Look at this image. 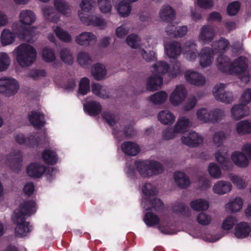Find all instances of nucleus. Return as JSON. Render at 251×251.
Returning a JSON list of instances; mask_svg holds the SVG:
<instances>
[{"label":"nucleus","instance_id":"obj_31","mask_svg":"<svg viewBox=\"0 0 251 251\" xmlns=\"http://www.w3.org/2000/svg\"><path fill=\"white\" fill-rule=\"evenodd\" d=\"M142 205L146 210L151 209L156 211H161L164 207L162 202L157 199L149 200L145 198L142 201Z\"/></svg>","mask_w":251,"mask_h":251},{"label":"nucleus","instance_id":"obj_36","mask_svg":"<svg viewBox=\"0 0 251 251\" xmlns=\"http://www.w3.org/2000/svg\"><path fill=\"white\" fill-rule=\"evenodd\" d=\"M163 79L161 76H157L152 74L149 76L147 80V88L151 91L157 90L162 84Z\"/></svg>","mask_w":251,"mask_h":251},{"label":"nucleus","instance_id":"obj_6","mask_svg":"<svg viewBox=\"0 0 251 251\" xmlns=\"http://www.w3.org/2000/svg\"><path fill=\"white\" fill-rule=\"evenodd\" d=\"M231 74L239 75H240V78L243 82L245 83L249 82V75L245 57H239L232 63Z\"/></svg>","mask_w":251,"mask_h":251},{"label":"nucleus","instance_id":"obj_4","mask_svg":"<svg viewBox=\"0 0 251 251\" xmlns=\"http://www.w3.org/2000/svg\"><path fill=\"white\" fill-rule=\"evenodd\" d=\"M134 164L139 174L144 177L156 175L163 171L162 166L155 161L137 160Z\"/></svg>","mask_w":251,"mask_h":251},{"label":"nucleus","instance_id":"obj_52","mask_svg":"<svg viewBox=\"0 0 251 251\" xmlns=\"http://www.w3.org/2000/svg\"><path fill=\"white\" fill-rule=\"evenodd\" d=\"M207 170L209 175L214 179H220L222 177V172L221 168L215 162L209 164Z\"/></svg>","mask_w":251,"mask_h":251},{"label":"nucleus","instance_id":"obj_17","mask_svg":"<svg viewBox=\"0 0 251 251\" xmlns=\"http://www.w3.org/2000/svg\"><path fill=\"white\" fill-rule=\"evenodd\" d=\"M182 51L185 59L191 62H194L198 56L197 44L194 41H188L183 46Z\"/></svg>","mask_w":251,"mask_h":251},{"label":"nucleus","instance_id":"obj_30","mask_svg":"<svg viewBox=\"0 0 251 251\" xmlns=\"http://www.w3.org/2000/svg\"><path fill=\"white\" fill-rule=\"evenodd\" d=\"M28 118L30 123L36 128H41L45 123L44 115L39 112H30Z\"/></svg>","mask_w":251,"mask_h":251},{"label":"nucleus","instance_id":"obj_48","mask_svg":"<svg viewBox=\"0 0 251 251\" xmlns=\"http://www.w3.org/2000/svg\"><path fill=\"white\" fill-rule=\"evenodd\" d=\"M197 119L202 124L210 123V109L200 108L196 111Z\"/></svg>","mask_w":251,"mask_h":251},{"label":"nucleus","instance_id":"obj_57","mask_svg":"<svg viewBox=\"0 0 251 251\" xmlns=\"http://www.w3.org/2000/svg\"><path fill=\"white\" fill-rule=\"evenodd\" d=\"M42 158L46 163L50 164L56 163L57 160L55 152L48 149L45 150L43 152Z\"/></svg>","mask_w":251,"mask_h":251},{"label":"nucleus","instance_id":"obj_43","mask_svg":"<svg viewBox=\"0 0 251 251\" xmlns=\"http://www.w3.org/2000/svg\"><path fill=\"white\" fill-rule=\"evenodd\" d=\"M226 114L224 109L216 108L210 110V123L217 124L222 121Z\"/></svg>","mask_w":251,"mask_h":251},{"label":"nucleus","instance_id":"obj_1","mask_svg":"<svg viewBox=\"0 0 251 251\" xmlns=\"http://www.w3.org/2000/svg\"><path fill=\"white\" fill-rule=\"evenodd\" d=\"M36 211L35 203L33 201H24L13 212L12 216L13 222L17 224L15 233L19 237H24L32 230L28 222L25 221V216H29Z\"/></svg>","mask_w":251,"mask_h":251},{"label":"nucleus","instance_id":"obj_40","mask_svg":"<svg viewBox=\"0 0 251 251\" xmlns=\"http://www.w3.org/2000/svg\"><path fill=\"white\" fill-rule=\"evenodd\" d=\"M229 46V42L228 40L221 37L213 42L212 49L215 53H224L228 50Z\"/></svg>","mask_w":251,"mask_h":251},{"label":"nucleus","instance_id":"obj_2","mask_svg":"<svg viewBox=\"0 0 251 251\" xmlns=\"http://www.w3.org/2000/svg\"><path fill=\"white\" fill-rule=\"evenodd\" d=\"M14 32L9 30L4 29L2 30L0 40L3 46H6L12 44L15 40V34L18 37L21 39H24L27 41H33L32 34L31 33V29H25L19 23H14L12 25Z\"/></svg>","mask_w":251,"mask_h":251},{"label":"nucleus","instance_id":"obj_9","mask_svg":"<svg viewBox=\"0 0 251 251\" xmlns=\"http://www.w3.org/2000/svg\"><path fill=\"white\" fill-rule=\"evenodd\" d=\"M79 19L83 24L87 26L92 25L104 29L107 25L105 20L101 16L97 15L83 14L82 12H80Z\"/></svg>","mask_w":251,"mask_h":251},{"label":"nucleus","instance_id":"obj_8","mask_svg":"<svg viewBox=\"0 0 251 251\" xmlns=\"http://www.w3.org/2000/svg\"><path fill=\"white\" fill-rule=\"evenodd\" d=\"M143 220L148 226H154L158 225V229L163 234H172L173 231L168 225L161 221L160 223L159 217L151 212H147L144 217Z\"/></svg>","mask_w":251,"mask_h":251},{"label":"nucleus","instance_id":"obj_32","mask_svg":"<svg viewBox=\"0 0 251 251\" xmlns=\"http://www.w3.org/2000/svg\"><path fill=\"white\" fill-rule=\"evenodd\" d=\"M232 63L228 57L220 55L217 58V66L218 69L224 73L231 74Z\"/></svg>","mask_w":251,"mask_h":251},{"label":"nucleus","instance_id":"obj_19","mask_svg":"<svg viewBox=\"0 0 251 251\" xmlns=\"http://www.w3.org/2000/svg\"><path fill=\"white\" fill-rule=\"evenodd\" d=\"M165 52L169 58L176 59L182 51L180 44L176 41H169L164 44Z\"/></svg>","mask_w":251,"mask_h":251},{"label":"nucleus","instance_id":"obj_33","mask_svg":"<svg viewBox=\"0 0 251 251\" xmlns=\"http://www.w3.org/2000/svg\"><path fill=\"white\" fill-rule=\"evenodd\" d=\"M159 16L163 21L171 22L175 19V11L170 5H164L160 9Z\"/></svg>","mask_w":251,"mask_h":251},{"label":"nucleus","instance_id":"obj_50","mask_svg":"<svg viewBox=\"0 0 251 251\" xmlns=\"http://www.w3.org/2000/svg\"><path fill=\"white\" fill-rule=\"evenodd\" d=\"M226 138V134L223 131L220 130L214 133L212 136V141L216 147H221L223 146Z\"/></svg>","mask_w":251,"mask_h":251},{"label":"nucleus","instance_id":"obj_45","mask_svg":"<svg viewBox=\"0 0 251 251\" xmlns=\"http://www.w3.org/2000/svg\"><path fill=\"white\" fill-rule=\"evenodd\" d=\"M209 206V202L204 199H197L190 202L191 208L197 211H205L208 209Z\"/></svg>","mask_w":251,"mask_h":251},{"label":"nucleus","instance_id":"obj_60","mask_svg":"<svg viewBox=\"0 0 251 251\" xmlns=\"http://www.w3.org/2000/svg\"><path fill=\"white\" fill-rule=\"evenodd\" d=\"M139 52L142 58L146 62H150L156 60V55L153 51H147L143 49H139Z\"/></svg>","mask_w":251,"mask_h":251},{"label":"nucleus","instance_id":"obj_29","mask_svg":"<svg viewBox=\"0 0 251 251\" xmlns=\"http://www.w3.org/2000/svg\"><path fill=\"white\" fill-rule=\"evenodd\" d=\"M121 148L123 152L128 156H135L139 153L140 151L139 145L135 142L131 141L124 142L122 143Z\"/></svg>","mask_w":251,"mask_h":251},{"label":"nucleus","instance_id":"obj_54","mask_svg":"<svg viewBox=\"0 0 251 251\" xmlns=\"http://www.w3.org/2000/svg\"><path fill=\"white\" fill-rule=\"evenodd\" d=\"M237 132L244 135L251 132V123L247 120H243L237 123L236 126Z\"/></svg>","mask_w":251,"mask_h":251},{"label":"nucleus","instance_id":"obj_24","mask_svg":"<svg viewBox=\"0 0 251 251\" xmlns=\"http://www.w3.org/2000/svg\"><path fill=\"white\" fill-rule=\"evenodd\" d=\"M52 3L54 9L58 13L67 17L72 16L71 6L66 0H52Z\"/></svg>","mask_w":251,"mask_h":251},{"label":"nucleus","instance_id":"obj_59","mask_svg":"<svg viewBox=\"0 0 251 251\" xmlns=\"http://www.w3.org/2000/svg\"><path fill=\"white\" fill-rule=\"evenodd\" d=\"M42 55L43 60L47 62H52L56 59L54 51L50 48H44L42 50Z\"/></svg>","mask_w":251,"mask_h":251},{"label":"nucleus","instance_id":"obj_44","mask_svg":"<svg viewBox=\"0 0 251 251\" xmlns=\"http://www.w3.org/2000/svg\"><path fill=\"white\" fill-rule=\"evenodd\" d=\"M251 231V227L245 222L238 224L235 227V235L238 238H243L247 237Z\"/></svg>","mask_w":251,"mask_h":251},{"label":"nucleus","instance_id":"obj_58","mask_svg":"<svg viewBox=\"0 0 251 251\" xmlns=\"http://www.w3.org/2000/svg\"><path fill=\"white\" fill-rule=\"evenodd\" d=\"M60 57L62 61L66 64H72L73 63V55L69 49L62 48L60 51Z\"/></svg>","mask_w":251,"mask_h":251},{"label":"nucleus","instance_id":"obj_34","mask_svg":"<svg viewBox=\"0 0 251 251\" xmlns=\"http://www.w3.org/2000/svg\"><path fill=\"white\" fill-rule=\"evenodd\" d=\"M191 126V122L190 119L185 116L179 117L174 127L176 132L179 134L185 132Z\"/></svg>","mask_w":251,"mask_h":251},{"label":"nucleus","instance_id":"obj_62","mask_svg":"<svg viewBox=\"0 0 251 251\" xmlns=\"http://www.w3.org/2000/svg\"><path fill=\"white\" fill-rule=\"evenodd\" d=\"M10 62V57L6 53L0 52V72L7 70Z\"/></svg>","mask_w":251,"mask_h":251},{"label":"nucleus","instance_id":"obj_63","mask_svg":"<svg viewBox=\"0 0 251 251\" xmlns=\"http://www.w3.org/2000/svg\"><path fill=\"white\" fill-rule=\"evenodd\" d=\"M140 38L136 34L129 35L126 39V42L129 46L133 49H137L140 44Z\"/></svg>","mask_w":251,"mask_h":251},{"label":"nucleus","instance_id":"obj_21","mask_svg":"<svg viewBox=\"0 0 251 251\" xmlns=\"http://www.w3.org/2000/svg\"><path fill=\"white\" fill-rule=\"evenodd\" d=\"M15 142L21 145H25L28 147H33L37 145L38 140L33 134L26 137L23 133L15 132L13 135Z\"/></svg>","mask_w":251,"mask_h":251},{"label":"nucleus","instance_id":"obj_3","mask_svg":"<svg viewBox=\"0 0 251 251\" xmlns=\"http://www.w3.org/2000/svg\"><path fill=\"white\" fill-rule=\"evenodd\" d=\"M15 50L16 51L17 62L21 67L29 66L36 59V51L31 45L27 44H21Z\"/></svg>","mask_w":251,"mask_h":251},{"label":"nucleus","instance_id":"obj_18","mask_svg":"<svg viewBox=\"0 0 251 251\" xmlns=\"http://www.w3.org/2000/svg\"><path fill=\"white\" fill-rule=\"evenodd\" d=\"M184 77L188 83L196 86H202L206 82V78L203 75L194 71H186Z\"/></svg>","mask_w":251,"mask_h":251},{"label":"nucleus","instance_id":"obj_10","mask_svg":"<svg viewBox=\"0 0 251 251\" xmlns=\"http://www.w3.org/2000/svg\"><path fill=\"white\" fill-rule=\"evenodd\" d=\"M187 95V90L184 85H176L170 96L169 101L173 106H177L184 101Z\"/></svg>","mask_w":251,"mask_h":251},{"label":"nucleus","instance_id":"obj_38","mask_svg":"<svg viewBox=\"0 0 251 251\" xmlns=\"http://www.w3.org/2000/svg\"><path fill=\"white\" fill-rule=\"evenodd\" d=\"M97 4L101 13L106 17H110L113 11L111 0H97Z\"/></svg>","mask_w":251,"mask_h":251},{"label":"nucleus","instance_id":"obj_42","mask_svg":"<svg viewBox=\"0 0 251 251\" xmlns=\"http://www.w3.org/2000/svg\"><path fill=\"white\" fill-rule=\"evenodd\" d=\"M42 12L44 18L54 23H57L60 21V16L56 13L54 9L50 6H46L42 9Z\"/></svg>","mask_w":251,"mask_h":251},{"label":"nucleus","instance_id":"obj_12","mask_svg":"<svg viewBox=\"0 0 251 251\" xmlns=\"http://www.w3.org/2000/svg\"><path fill=\"white\" fill-rule=\"evenodd\" d=\"M19 19L20 25L25 29H31V33L32 34V38L36 34L35 29L33 27L25 28L22 25H31L33 24L36 19V17L34 13L30 10L24 9L20 11L19 15Z\"/></svg>","mask_w":251,"mask_h":251},{"label":"nucleus","instance_id":"obj_55","mask_svg":"<svg viewBox=\"0 0 251 251\" xmlns=\"http://www.w3.org/2000/svg\"><path fill=\"white\" fill-rule=\"evenodd\" d=\"M95 6V1L93 0H82L79 4L80 10L77 11L79 17V13L82 12L83 14L85 13L91 12Z\"/></svg>","mask_w":251,"mask_h":251},{"label":"nucleus","instance_id":"obj_20","mask_svg":"<svg viewBox=\"0 0 251 251\" xmlns=\"http://www.w3.org/2000/svg\"><path fill=\"white\" fill-rule=\"evenodd\" d=\"M97 40V37L92 32H82L75 37V43L82 46L87 47L94 44Z\"/></svg>","mask_w":251,"mask_h":251},{"label":"nucleus","instance_id":"obj_64","mask_svg":"<svg viewBox=\"0 0 251 251\" xmlns=\"http://www.w3.org/2000/svg\"><path fill=\"white\" fill-rule=\"evenodd\" d=\"M142 191L147 197H153L157 195L156 188L151 183H146L142 187Z\"/></svg>","mask_w":251,"mask_h":251},{"label":"nucleus","instance_id":"obj_35","mask_svg":"<svg viewBox=\"0 0 251 251\" xmlns=\"http://www.w3.org/2000/svg\"><path fill=\"white\" fill-rule=\"evenodd\" d=\"M157 118L159 121L164 125H171L176 120L175 115L168 110L160 111L158 114Z\"/></svg>","mask_w":251,"mask_h":251},{"label":"nucleus","instance_id":"obj_37","mask_svg":"<svg viewBox=\"0 0 251 251\" xmlns=\"http://www.w3.org/2000/svg\"><path fill=\"white\" fill-rule=\"evenodd\" d=\"M231 113L232 117L235 120H239L249 114L248 107L242 103L234 105L231 109Z\"/></svg>","mask_w":251,"mask_h":251},{"label":"nucleus","instance_id":"obj_26","mask_svg":"<svg viewBox=\"0 0 251 251\" xmlns=\"http://www.w3.org/2000/svg\"><path fill=\"white\" fill-rule=\"evenodd\" d=\"M174 179L176 185L181 189H187L190 186L189 177L183 172H175L174 174Z\"/></svg>","mask_w":251,"mask_h":251},{"label":"nucleus","instance_id":"obj_47","mask_svg":"<svg viewBox=\"0 0 251 251\" xmlns=\"http://www.w3.org/2000/svg\"><path fill=\"white\" fill-rule=\"evenodd\" d=\"M131 10V6L126 0L121 1L117 6L118 13L121 16L126 17L129 15Z\"/></svg>","mask_w":251,"mask_h":251},{"label":"nucleus","instance_id":"obj_28","mask_svg":"<svg viewBox=\"0 0 251 251\" xmlns=\"http://www.w3.org/2000/svg\"><path fill=\"white\" fill-rule=\"evenodd\" d=\"M91 74L94 78L98 81L103 80L108 76L105 66L99 63L92 67Z\"/></svg>","mask_w":251,"mask_h":251},{"label":"nucleus","instance_id":"obj_53","mask_svg":"<svg viewBox=\"0 0 251 251\" xmlns=\"http://www.w3.org/2000/svg\"><path fill=\"white\" fill-rule=\"evenodd\" d=\"M168 98V94L165 91H159L151 95L150 100L153 104L159 105L163 103Z\"/></svg>","mask_w":251,"mask_h":251},{"label":"nucleus","instance_id":"obj_41","mask_svg":"<svg viewBox=\"0 0 251 251\" xmlns=\"http://www.w3.org/2000/svg\"><path fill=\"white\" fill-rule=\"evenodd\" d=\"M84 110L91 116H96L101 111L100 104L96 101L87 102L84 104Z\"/></svg>","mask_w":251,"mask_h":251},{"label":"nucleus","instance_id":"obj_22","mask_svg":"<svg viewBox=\"0 0 251 251\" xmlns=\"http://www.w3.org/2000/svg\"><path fill=\"white\" fill-rule=\"evenodd\" d=\"M232 189V185L228 181L220 180L216 181L213 185L212 190L214 194L222 196L229 193Z\"/></svg>","mask_w":251,"mask_h":251},{"label":"nucleus","instance_id":"obj_23","mask_svg":"<svg viewBox=\"0 0 251 251\" xmlns=\"http://www.w3.org/2000/svg\"><path fill=\"white\" fill-rule=\"evenodd\" d=\"M215 160L221 165L224 171H231L234 168L233 163L226 154L222 153L221 150H217L215 153Z\"/></svg>","mask_w":251,"mask_h":251},{"label":"nucleus","instance_id":"obj_14","mask_svg":"<svg viewBox=\"0 0 251 251\" xmlns=\"http://www.w3.org/2000/svg\"><path fill=\"white\" fill-rule=\"evenodd\" d=\"M199 64L202 68L210 66L214 60V51L212 48L204 47L198 54Z\"/></svg>","mask_w":251,"mask_h":251},{"label":"nucleus","instance_id":"obj_49","mask_svg":"<svg viewBox=\"0 0 251 251\" xmlns=\"http://www.w3.org/2000/svg\"><path fill=\"white\" fill-rule=\"evenodd\" d=\"M77 61L81 67L86 68L92 63V59L88 53L80 51L77 54Z\"/></svg>","mask_w":251,"mask_h":251},{"label":"nucleus","instance_id":"obj_61","mask_svg":"<svg viewBox=\"0 0 251 251\" xmlns=\"http://www.w3.org/2000/svg\"><path fill=\"white\" fill-rule=\"evenodd\" d=\"M238 220L233 216H227L223 222L222 227L224 230H228L233 228Z\"/></svg>","mask_w":251,"mask_h":251},{"label":"nucleus","instance_id":"obj_7","mask_svg":"<svg viewBox=\"0 0 251 251\" xmlns=\"http://www.w3.org/2000/svg\"><path fill=\"white\" fill-rule=\"evenodd\" d=\"M19 85L18 81L11 77L0 78V93L10 97L18 91Z\"/></svg>","mask_w":251,"mask_h":251},{"label":"nucleus","instance_id":"obj_56","mask_svg":"<svg viewBox=\"0 0 251 251\" xmlns=\"http://www.w3.org/2000/svg\"><path fill=\"white\" fill-rule=\"evenodd\" d=\"M242 205L243 202L242 200L240 198H236L228 202L226 204V207L231 212H236L242 208Z\"/></svg>","mask_w":251,"mask_h":251},{"label":"nucleus","instance_id":"obj_5","mask_svg":"<svg viewBox=\"0 0 251 251\" xmlns=\"http://www.w3.org/2000/svg\"><path fill=\"white\" fill-rule=\"evenodd\" d=\"M56 172L53 167L46 169L44 165L38 163H32L26 168L28 176L34 178H39L45 173L47 178L51 180L55 176Z\"/></svg>","mask_w":251,"mask_h":251},{"label":"nucleus","instance_id":"obj_51","mask_svg":"<svg viewBox=\"0 0 251 251\" xmlns=\"http://www.w3.org/2000/svg\"><path fill=\"white\" fill-rule=\"evenodd\" d=\"M53 30L56 36L60 40L66 43H70L72 41L71 35L60 26L54 27Z\"/></svg>","mask_w":251,"mask_h":251},{"label":"nucleus","instance_id":"obj_15","mask_svg":"<svg viewBox=\"0 0 251 251\" xmlns=\"http://www.w3.org/2000/svg\"><path fill=\"white\" fill-rule=\"evenodd\" d=\"M181 141L183 144L189 147L194 148L203 143V138L199 133L191 131L183 135L181 138Z\"/></svg>","mask_w":251,"mask_h":251},{"label":"nucleus","instance_id":"obj_13","mask_svg":"<svg viewBox=\"0 0 251 251\" xmlns=\"http://www.w3.org/2000/svg\"><path fill=\"white\" fill-rule=\"evenodd\" d=\"M23 153L20 150H14L6 156V165L14 171L19 170L23 161Z\"/></svg>","mask_w":251,"mask_h":251},{"label":"nucleus","instance_id":"obj_11","mask_svg":"<svg viewBox=\"0 0 251 251\" xmlns=\"http://www.w3.org/2000/svg\"><path fill=\"white\" fill-rule=\"evenodd\" d=\"M224 84H217L213 89V94L215 99L225 103H229L233 101V97L231 92L225 90Z\"/></svg>","mask_w":251,"mask_h":251},{"label":"nucleus","instance_id":"obj_16","mask_svg":"<svg viewBox=\"0 0 251 251\" xmlns=\"http://www.w3.org/2000/svg\"><path fill=\"white\" fill-rule=\"evenodd\" d=\"M215 28L209 25H204L200 30L198 38L200 42L204 44H209L216 36Z\"/></svg>","mask_w":251,"mask_h":251},{"label":"nucleus","instance_id":"obj_46","mask_svg":"<svg viewBox=\"0 0 251 251\" xmlns=\"http://www.w3.org/2000/svg\"><path fill=\"white\" fill-rule=\"evenodd\" d=\"M183 74V70L180 61H175L171 67H170L168 72V75L170 78H174Z\"/></svg>","mask_w":251,"mask_h":251},{"label":"nucleus","instance_id":"obj_27","mask_svg":"<svg viewBox=\"0 0 251 251\" xmlns=\"http://www.w3.org/2000/svg\"><path fill=\"white\" fill-rule=\"evenodd\" d=\"M170 65L164 61H159L153 64L150 68L151 73L155 75L162 76L167 74Z\"/></svg>","mask_w":251,"mask_h":251},{"label":"nucleus","instance_id":"obj_25","mask_svg":"<svg viewBox=\"0 0 251 251\" xmlns=\"http://www.w3.org/2000/svg\"><path fill=\"white\" fill-rule=\"evenodd\" d=\"M231 159L233 163L239 168H246L250 163V159L241 151H233L231 155Z\"/></svg>","mask_w":251,"mask_h":251},{"label":"nucleus","instance_id":"obj_39","mask_svg":"<svg viewBox=\"0 0 251 251\" xmlns=\"http://www.w3.org/2000/svg\"><path fill=\"white\" fill-rule=\"evenodd\" d=\"M92 91L96 96L106 99L109 97L110 92L108 88L99 83H94L92 85Z\"/></svg>","mask_w":251,"mask_h":251}]
</instances>
